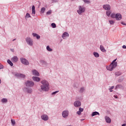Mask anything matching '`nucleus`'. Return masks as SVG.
Segmentation results:
<instances>
[{"label":"nucleus","mask_w":126,"mask_h":126,"mask_svg":"<svg viewBox=\"0 0 126 126\" xmlns=\"http://www.w3.org/2000/svg\"><path fill=\"white\" fill-rule=\"evenodd\" d=\"M41 83L42 85L40 86V89H39V91L40 92H42V91L45 92L49 91V90L50 89L49 88V82H48V81H47L46 80H43L41 81Z\"/></svg>","instance_id":"nucleus-1"},{"label":"nucleus","mask_w":126,"mask_h":126,"mask_svg":"<svg viewBox=\"0 0 126 126\" xmlns=\"http://www.w3.org/2000/svg\"><path fill=\"white\" fill-rule=\"evenodd\" d=\"M116 61H117V59H115L109 65V66H106L107 70L112 71V70H113L114 68H116V67H117V66L118 65V63L116 62Z\"/></svg>","instance_id":"nucleus-2"},{"label":"nucleus","mask_w":126,"mask_h":126,"mask_svg":"<svg viewBox=\"0 0 126 126\" xmlns=\"http://www.w3.org/2000/svg\"><path fill=\"white\" fill-rule=\"evenodd\" d=\"M85 11V8L83 6H80L79 7V9L77 10L78 14H81Z\"/></svg>","instance_id":"nucleus-3"},{"label":"nucleus","mask_w":126,"mask_h":126,"mask_svg":"<svg viewBox=\"0 0 126 126\" xmlns=\"http://www.w3.org/2000/svg\"><path fill=\"white\" fill-rule=\"evenodd\" d=\"M27 87H33L34 86V82L30 81H28L25 83Z\"/></svg>","instance_id":"nucleus-4"},{"label":"nucleus","mask_w":126,"mask_h":126,"mask_svg":"<svg viewBox=\"0 0 126 126\" xmlns=\"http://www.w3.org/2000/svg\"><path fill=\"white\" fill-rule=\"evenodd\" d=\"M26 41L30 46H33V40L30 37H27Z\"/></svg>","instance_id":"nucleus-5"},{"label":"nucleus","mask_w":126,"mask_h":126,"mask_svg":"<svg viewBox=\"0 0 126 126\" xmlns=\"http://www.w3.org/2000/svg\"><path fill=\"white\" fill-rule=\"evenodd\" d=\"M21 62L23 63V64H25V65H28L29 64V62L26 59L24 58H21Z\"/></svg>","instance_id":"nucleus-6"},{"label":"nucleus","mask_w":126,"mask_h":126,"mask_svg":"<svg viewBox=\"0 0 126 126\" xmlns=\"http://www.w3.org/2000/svg\"><path fill=\"white\" fill-rule=\"evenodd\" d=\"M63 118H66L68 116V111H64L62 113Z\"/></svg>","instance_id":"nucleus-7"},{"label":"nucleus","mask_w":126,"mask_h":126,"mask_svg":"<svg viewBox=\"0 0 126 126\" xmlns=\"http://www.w3.org/2000/svg\"><path fill=\"white\" fill-rule=\"evenodd\" d=\"M75 107H80L81 106V102L79 101H76L74 102Z\"/></svg>","instance_id":"nucleus-8"},{"label":"nucleus","mask_w":126,"mask_h":126,"mask_svg":"<svg viewBox=\"0 0 126 126\" xmlns=\"http://www.w3.org/2000/svg\"><path fill=\"white\" fill-rule=\"evenodd\" d=\"M41 119L43 120V121H48V120H49V117L48 115L44 114L41 116Z\"/></svg>","instance_id":"nucleus-9"},{"label":"nucleus","mask_w":126,"mask_h":126,"mask_svg":"<svg viewBox=\"0 0 126 126\" xmlns=\"http://www.w3.org/2000/svg\"><path fill=\"white\" fill-rule=\"evenodd\" d=\"M15 76H17V77H20V78H25L26 76L23 74L17 73L15 74Z\"/></svg>","instance_id":"nucleus-10"},{"label":"nucleus","mask_w":126,"mask_h":126,"mask_svg":"<svg viewBox=\"0 0 126 126\" xmlns=\"http://www.w3.org/2000/svg\"><path fill=\"white\" fill-rule=\"evenodd\" d=\"M115 18L116 20H121L122 19V15L120 13L116 14Z\"/></svg>","instance_id":"nucleus-11"},{"label":"nucleus","mask_w":126,"mask_h":126,"mask_svg":"<svg viewBox=\"0 0 126 126\" xmlns=\"http://www.w3.org/2000/svg\"><path fill=\"white\" fill-rule=\"evenodd\" d=\"M103 8L106 10H110L111 9V6H110V5L108 4L104 5Z\"/></svg>","instance_id":"nucleus-12"},{"label":"nucleus","mask_w":126,"mask_h":126,"mask_svg":"<svg viewBox=\"0 0 126 126\" xmlns=\"http://www.w3.org/2000/svg\"><path fill=\"white\" fill-rule=\"evenodd\" d=\"M32 72L33 75H35L36 76H40V74H39V72L37 71L36 70H32Z\"/></svg>","instance_id":"nucleus-13"},{"label":"nucleus","mask_w":126,"mask_h":126,"mask_svg":"<svg viewBox=\"0 0 126 126\" xmlns=\"http://www.w3.org/2000/svg\"><path fill=\"white\" fill-rule=\"evenodd\" d=\"M105 119L106 123H107L108 124H111L112 120H111V118H110V117L108 116H105Z\"/></svg>","instance_id":"nucleus-14"},{"label":"nucleus","mask_w":126,"mask_h":126,"mask_svg":"<svg viewBox=\"0 0 126 126\" xmlns=\"http://www.w3.org/2000/svg\"><path fill=\"white\" fill-rule=\"evenodd\" d=\"M12 62L13 63H17L18 62V58L16 56H14L12 58Z\"/></svg>","instance_id":"nucleus-15"},{"label":"nucleus","mask_w":126,"mask_h":126,"mask_svg":"<svg viewBox=\"0 0 126 126\" xmlns=\"http://www.w3.org/2000/svg\"><path fill=\"white\" fill-rule=\"evenodd\" d=\"M32 79L34 81L39 82L41 80V79L38 77H32Z\"/></svg>","instance_id":"nucleus-16"},{"label":"nucleus","mask_w":126,"mask_h":126,"mask_svg":"<svg viewBox=\"0 0 126 126\" xmlns=\"http://www.w3.org/2000/svg\"><path fill=\"white\" fill-rule=\"evenodd\" d=\"M68 36H69V35L68 34V33L65 32L63 33L62 35V37L63 38V39H65V37H68Z\"/></svg>","instance_id":"nucleus-17"},{"label":"nucleus","mask_w":126,"mask_h":126,"mask_svg":"<svg viewBox=\"0 0 126 126\" xmlns=\"http://www.w3.org/2000/svg\"><path fill=\"white\" fill-rule=\"evenodd\" d=\"M36 13V10H35V6L33 5L32 6V14H33L34 15H35Z\"/></svg>","instance_id":"nucleus-18"},{"label":"nucleus","mask_w":126,"mask_h":126,"mask_svg":"<svg viewBox=\"0 0 126 126\" xmlns=\"http://www.w3.org/2000/svg\"><path fill=\"white\" fill-rule=\"evenodd\" d=\"M100 50L101 51V52H103V53H106L105 48H104V46H103L102 45H100Z\"/></svg>","instance_id":"nucleus-19"},{"label":"nucleus","mask_w":126,"mask_h":126,"mask_svg":"<svg viewBox=\"0 0 126 126\" xmlns=\"http://www.w3.org/2000/svg\"><path fill=\"white\" fill-rule=\"evenodd\" d=\"M97 115H98V116H100V113H99V112H98L95 111L92 113V116L93 117H94V116H96Z\"/></svg>","instance_id":"nucleus-20"},{"label":"nucleus","mask_w":126,"mask_h":126,"mask_svg":"<svg viewBox=\"0 0 126 126\" xmlns=\"http://www.w3.org/2000/svg\"><path fill=\"white\" fill-rule=\"evenodd\" d=\"M32 35L33 37H36V39H40V35H38L37 33H33Z\"/></svg>","instance_id":"nucleus-21"},{"label":"nucleus","mask_w":126,"mask_h":126,"mask_svg":"<svg viewBox=\"0 0 126 126\" xmlns=\"http://www.w3.org/2000/svg\"><path fill=\"white\" fill-rule=\"evenodd\" d=\"M25 91L27 92V93H32V89H25Z\"/></svg>","instance_id":"nucleus-22"},{"label":"nucleus","mask_w":126,"mask_h":126,"mask_svg":"<svg viewBox=\"0 0 126 126\" xmlns=\"http://www.w3.org/2000/svg\"><path fill=\"white\" fill-rule=\"evenodd\" d=\"M1 102L2 103H7V99H6V98H2L1 100Z\"/></svg>","instance_id":"nucleus-23"},{"label":"nucleus","mask_w":126,"mask_h":126,"mask_svg":"<svg viewBox=\"0 0 126 126\" xmlns=\"http://www.w3.org/2000/svg\"><path fill=\"white\" fill-rule=\"evenodd\" d=\"M7 63L9 64H10V65H11V66H13V63H12V62H11V61H10V60H7Z\"/></svg>","instance_id":"nucleus-24"},{"label":"nucleus","mask_w":126,"mask_h":126,"mask_svg":"<svg viewBox=\"0 0 126 126\" xmlns=\"http://www.w3.org/2000/svg\"><path fill=\"white\" fill-rule=\"evenodd\" d=\"M46 49H47V51H48V52H52V51H53V49H52V48H50L49 46H47L46 47Z\"/></svg>","instance_id":"nucleus-25"},{"label":"nucleus","mask_w":126,"mask_h":126,"mask_svg":"<svg viewBox=\"0 0 126 126\" xmlns=\"http://www.w3.org/2000/svg\"><path fill=\"white\" fill-rule=\"evenodd\" d=\"M94 55L95 58H99V54L97 52H94Z\"/></svg>","instance_id":"nucleus-26"},{"label":"nucleus","mask_w":126,"mask_h":126,"mask_svg":"<svg viewBox=\"0 0 126 126\" xmlns=\"http://www.w3.org/2000/svg\"><path fill=\"white\" fill-rule=\"evenodd\" d=\"M45 10H46V8H45V7H42L41 9V13H44L45 12Z\"/></svg>","instance_id":"nucleus-27"},{"label":"nucleus","mask_w":126,"mask_h":126,"mask_svg":"<svg viewBox=\"0 0 126 126\" xmlns=\"http://www.w3.org/2000/svg\"><path fill=\"white\" fill-rule=\"evenodd\" d=\"M111 17L112 18H116V14H115V13L111 14Z\"/></svg>","instance_id":"nucleus-28"},{"label":"nucleus","mask_w":126,"mask_h":126,"mask_svg":"<svg viewBox=\"0 0 126 126\" xmlns=\"http://www.w3.org/2000/svg\"><path fill=\"white\" fill-rule=\"evenodd\" d=\"M11 124L13 126H14L15 125V120H11Z\"/></svg>","instance_id":"nucleus-29"},{"label":"nucleus","mask_w":126,"mask_h":126,"mask_svg":"<svg viewBox=\"0 0 126 126\" xmlns=\"http://www.w3.org/2000/svg\"><path fill=\"white\" fill-rule=\"evenodd\" d=\"M51 26L53 27V28H56V27H57V26L56 25V24H55V23H52L51 24Z\"/></svg>","instance_id":"nucleus-30"},{"label":"nucleus","mask_w":126,"mask_h":126,"mask_svg":"<svg viewBox=\"0 0 126 126\" xmlns=\"http://www.w3.org/2000/svg\"><path fill=\"white\" fill-rule=\"evenodd\" d=\"M85 3H90V1L88 0H83Z\"/></svg>","instance_id":"nucleus-31"},{"label":"nucleus","mask_w":126,"mask_h":126,"mask_svg":"<svg viewBox=\"0 0 126 126\" xmlns=\"http://www.w3.org/2000/svg\"><path fill=\"white\" fill-rule=\"evenodd\" d=\"M26 17L29 18V17H31V16H30V14H29V13H27L26 15Z\"/></svg>","instance_id":"nucleus-32"},{"label":"nucleus","mask_w":126,"mask_h":126,"mask_svg":"<svg viewBox=\"0 0 126 126\" xmlns=\"http://www.w3.org/2000/svg\"><path fill=\"white\" fill-rule=\"evenodd\" d=\"M110 24H111V25H112V24H114V23H115V21H113V20H110L109 21Z\"/></svg>","instance_id":"nucleus-33"},{"label":"nucleus","mask_w":126,"mask_h":126,"mask_svg":"<svg viewBox=\"0 0 126 126\" xmlns=\"http://www.w3.org/2000/svg\"><path fill=\"white\" fill-rule=\"evenodd\" d=\"M51 13H52V10H49L48 12H47L46 14H47L48 15H50Z\"/></svg>","instance_id":"nucleus-34"},{"label":"nucleus","mask_w":126,"mask_h":126,"mask_svg":"<svg viewBox=\"0 0 126 126\" xmlns=\"http://www.w3.org/2000/svg\"><path fill=\"white\" fill-rule=\"evenodd\" d=\"M83 91H84V88H81L80 90V92L81 93H82V92H83Z\"/></svg>","instance_id":"nucleus-35"},{"label":"nucleus","mask_w":126,"mask_h":126,"mask_svg":"<svg viewBox=\"0 0 126 126\" xmlns=\"http://www.w3.org/2000/svg\"><path fill=\"white\" fill-rule=\"evenodd\" d=\"M111 14V12L110 11H107L106 12V15H107V16H110Z\"/></svg>","instance_id":"nucleus-36"},{"label":"nucleus","mask_w":126,"mask_h":126,"mask_svg":"<svg viewBox=\"0 0 126 126\" xmlns=\"http://www.w3.org/2000/svg\"><path fill=\"white\" fill-rule=\"evenodd\" d=\"M59 91H56L53 93H52V95H55V94H57V93H58Z\"/></svg>","instance_id":"nucleus-37"},{"label":"nucleus","mask_w":126,"mask_h":126,"mask_svg":"<svg viewBox=\"0 0 126 126\" xmlns=\"http://www.w3.org/2000/svg\"><path fill=\"white\" fill-rule=\"evenodd\" d=\"M83 108H82L81 107H80L79 108V111H80V112H82L83 111Z\"/></svg>","instance_id":"nucleus-38"},{"label":"nucleus","mask_w":126,"mask_h":126,"mask_svg":"<svg viewBox=\"0 0 126 126\" xmlns=\"http://www.w3.org/2000/svg\"><path fill=\"white\" fill-rule=\"evenodd\" d=\"M3 68V65H1L0 63V69H2Z\"/></svg>","instance_id":"nucleus-39"},{"label":"nucleus","mask_w":126,"mask_h":126,"mask_svg":"<svg viewBox=\"0 0 126 126\" xmlns=\"http://www.w3.org/2000/svg\"><path fill=\"white\" fill-rule=\"evenodd\" d=\"M40 63H46V62L43 60H41Z\"/></svg>","instance_id":"nucleus-40"},{"label":"nucleus","mask_w":126,"mask_h":126,"mask_svg":"<svg viewBox=\"0 0 126 126\" xmlns=\"http://www.w3.org/2000/svg\"><path fill=\"white\" fill-rule=\"evenodd\" d=\"M77 114H78V115H81V111H78V112H77Z\"/></svg>","instance_id":"nucleus-41"},{"label":"nucleus","mask_w":126,"mask_h":126,"mask_svg":"<svg viewBox=\"0 0 126 126\" xmlns=\"http://www.w3.org/2000/svg\"><path fill=\"white\" fill-rule=\"evenodd\" d=\"M114 86H112L111 87V88L110 89H109V90H112V89H114Z\"/></svg>","instance_id":"nucleus-42"},{"label":"nucleus","mask_w":126,"mask_h":126,"mask_svg":"<svg viewBox=\"0 0 126 126\" xmlns=\"http://www.w3.org/2000/svg\"><path fill=\"white\" fill-rule=\"evenodd\" d=\"M123 49H126V45H123Z\"/></svg>","instance_id":"nucleus-43"},{"label":"nucleus","mask_w":126,"mask_h":126,"mask_svg":"<svg viewBox=\"0 0 126 126\" xmlns=\"http://www.w3.org/2000/svg\"><path fill=\"white\" fill-rule=\"evenodd\" d=\"M121 24H122L123 25H126V24H125V23H124V22H122L121 23Z\"/></svg>","instance_id":"nucleus-44"},{"label":"nucleus","mask_w":126,"mask_h":126,"mask_svg":"<svg viewBox=\"0 0 126 126\" xmlns=\"http://www.w3.org/2000/svg\"><path fill=\"white\" fill-rule=\"evenodd\" d=\"M114 97L115 98H118V96H116V95H114Z\"/></svg>","instance_id":"nucleus-45"},{"label":"nucleus","mask_w":126,"mask_h":126,"mask_svg":"<svg viewBox=\"0 0 126 126\" xmlns=\"http://www.w3.org/2000/svg\"><path fill=\"white\" fill-rule=\"evenodd\" d=\"M122 126H126V124H123Z\"/></svg>","instance_id":"nucleus-46"},{"label":"nucleus","mask_w":126,"mask_h":126,"mask_svg":"<svg viewBox=\"0 0 126 126\" xmlns=\"http://www.w3.org/2000/svg\"><path fill=\"white\" fill-rule=\"evenodd\" d=\"M1 83V80L0 79V84Z\"/></svg>","instance_id":"nucleus-47"},{"label":"nucleus","mask_w":126,"mask_h":126,"mask_svg":"<svg viewBox=\"0 0 126 126\" xmlns=\"http://www.w3.org/2000/svg\"><path fill=\"white\" fill-rule=\"evenodd\" d=\"M110 92H113V91H110Z\"/></svg>","instance_id":"nucleus-48"},{"label":"nucleus","mask_w":126,"mask_h":126,"mask_svg":"<svg viewBox=\"0 0 126 126\" xmlns=\"http://www.w3.org/2000/svg\"><path fill=\"white\" fill-rule=\"evenodd\" d=\"M53 1H55V0H52Z\"/></svg>","instance_id":"nucleus-49"},{"label":"nucleus","mask_w":126,"mask_h":126,"mask_svg":"<svg viewBox=\"0 0 126 126\" xmlns=\"http://www.w3.org/2000/svg\"><path fill=\"white\" fill-rule=\"evenodd\" d=\"M13 41H15V39H14L13 40Z\"/></svg>","instance_id":"nucleus-50"}]
</instances>
